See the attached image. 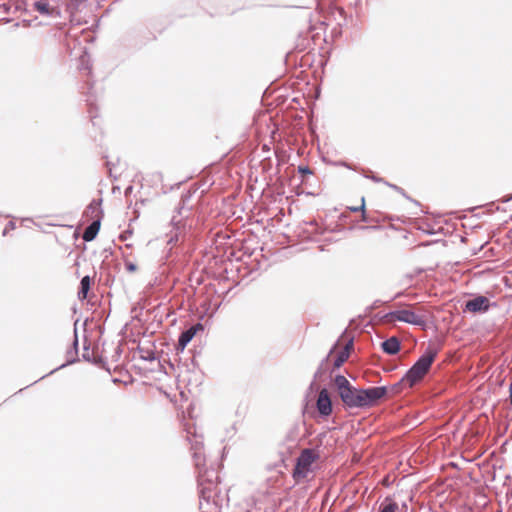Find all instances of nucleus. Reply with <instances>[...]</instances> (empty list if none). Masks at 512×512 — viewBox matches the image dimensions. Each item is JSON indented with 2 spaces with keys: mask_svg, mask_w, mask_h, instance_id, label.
<instances>
[{
  "mask_svg": "<svg viewBox=\"0 0 512 512\" xmlns=\"http://www.w3.org/2000/svg\"><path fill=\"white\" fill-rule=\"evenodd\" d=\"M335 385L343 403L349 408L372 407L385 397V387H371L368 389H356L342 375L335 377Z\"/></svg>",
  "mask_w": 512,
  "mask_h": 512,
  "instance_id": "obj_1",
  "label": "nucleus"
},
{
  "mask_svg": "<svg viewBox=\"0 0 512 512\" xmlns=\"http://www.w3.org/2000/svg\"><path fill=\"white\" fill-rule=\"evenodd\" d=\"M437 355V351L434 349H428L418 361L408 370L403 381L413 387L419 383L424 376L428 373L432 363L434 362Z\"/></svg>",
  "mask_w": 512,
  "mask_h": 512,
  "instance_id": "obj_2",
  "label": "nucleus"
},
{
  "mask_svg": "<svg viewBox=\"0 0 512 512\" xmlns=\"http://www.w3.org/2000/svg\"><path fill=\"white\" fill-rule=\"evenodd\" d=\"M319 454L313 449H304L297 458L295 468L293 470V478L299 482L305 479L311 472L312 464L318 460Z\"/></svg>",
  "mask_w": 512,
  "mask_h": 512,
  "instance_id": "obj_3",
  "label": "nucleus"
},
{
  "mask_svg": "<svg viewBox=\"0 0 512 512\" xmlns=\"http://www.w3.org/2000/svg\"><path fill=\"white\" fill-rule=\"evenodd\" d=\"M385 321L387 323H393L396 321L405 322L412 325L424 326L425 318L423 315L415 312L411 307H405L397 309L385 315Z\"/></svg>",
  "mask_w": 512,
  "mask_h": 512,
  "instance_id": "obj_4",
  "label": "nucleus"
},
{
  "mask_svg": "<svg viewBox=\"0 0 512 512\" xmlns=\"http://www.w3.org/2000/svg\"><path fill=\"white\" fill-rule=\"evenodd\" d=\"M352 349V340L347 341L343 346L338 342L330 351L327 359L333 361L334 368H340L349 358Z\"/></svg>",
  "mask_w": 512,
  "mask_h": 512,
  "instance_id": "obj_5",
  "label": "nucleus"
},
{
  "mask_svg": "<svg viewBox=\"0 0 512 512\" xmlns=\"http://www.w3.org/2000/svg\"><path fill=\"white\" fill-rule=\"evenodd\" d=\"M201 330H203L202 324L197 323L190 327L189 329H187L186 331L182 332L178 340L177 349L183 351L185 347L188 345V343L196 335V333Z\"/></svg>",
  "mask_w": 512,
  "mask_h": 512,
  "instance_id": "obj_6",
  "label": "nucleus"
},
{
  "mask_svg": "<svg viewBox=\"0 0 512 512\" xmlns=\"http://www.w3.org/2000/svg\"><path fill=\"white\" fill-rule=\"evenodd\" d=\"M317 409L319 413L324 416H328L332 412L331 399L326 389H322L318 395Z\"/></svg>",
  "mask_w": 512,
  "mask_h": 512,
  "instance_id": "obj_7",
  "label": "nucleus"
},
{
  "mask_svg": "<svg viewBox=\"0 0 512 512\" xmlns=\"http://www.w3.org/2000/svg\"><path fill=\"white\" fill-rule=\"evenodd\" d=\"M465 307L470 312L486 311L489 308V299L484 296H478L467 301Z\"/></svg>",
  "mask_w": 512,
  "mask_h": 512,
  "instance_id": "obj_8",
  "label": "nucleus"
},
{
  "mask_svg": "<svg viewBox=\"0 0 512 512\" xmlns=\"http://www.w3.org/2000/svg\"><path fill=\"white\" fill-rule=\"evenodd\" d=\"M382 349L389 355H395L400 350V341L397 337H390L382 343Z\"/></svg>",
  "mask_w": 512,
  "mask_h": 512,
  "instance_id": "obj_9",
  "label": "nucleus"
},
{
  "mask_svg": "<svg viewBox=\"0 0 512 512\" xmlns=\"http://www.w3.org/2000/svg\"><path fill=\"white\" fill-rule=\"evenodd\" d=\"M100 229V221H93L84 231L82 238L86 242L94 240Z\"/></svg>",
  "mask_w": 512,
  "mask_h": 512,
  "instance_id": "obj_10",
  "label": "nucleus"
},
{
  "mask_svg": "<svg viewBox=\"0 0 512 512\" xmlns=\"http://www.w3.org/2000/svg\"><path fill=\"white\" fill-rule=\"evenodd\" d=\"M379 512H402V510L396 501L387 497L381 502Z\"/></svg>",
  "mask_w": 512,
  "mask_h": 512,
  "instance_id": "obj_11",
  "label": "nucleus"
},
{
  "mask_svg": "<svg viewBox=\"0 0 512 512\" xmlns=\"http://www.w3.org/2000/svg\"><path fill=\"white\" fill-rule=\"evenodd\" d=\"M91 279L89 276H85L82 278L80 283V290L78 292V297L81 300L87 298L88 291L90 290Z\"/></svg>",
  "mask_w": 512,
  "mask_h": 512,
  "instance_id": "obj_12",
  "label": "nucleus"
},
{
  "mask_svg": "<svg viewBox=\"0 0 512 512\" xmlns=\"http://www.w3.org/2000/svg\"><path fill=\"white\" fill-rule=\"evenodd\" d=\"M35 8L37 11H39L42 14H49L50 13V7L49 4L45 2L38 1L35 3Z\"/></svg>",
  "mask_w": 512,
  "mask_h": 512,
  "instance_id": "obj_13",
  "label": "nucleus"
},
{
  "mask_svg": "<svg viewBox=\"0 0 512 512\" xmlns=\"http://www.w3.org/2000/svg\"><path fill=\"white\" fill-rule=\"evenodd\" d=\"M350 209H351L352 211H354V212L361 210V211H362V219H363V220H365V219H366V218H365V200H364V198H362V199H361V204H360V206H357V207H356V206H353V207H350Z\"/></svg>",
  "mask_w": 512,
  "mask_h": 512,
  "instance_id": "obj_14",
  "label": "nucleus"
},
{
  "mask_svg": "<svg viewBox=\"0 0 512 512\" xmlns=\"http://www.w3.org/2000/svg\"><path fill=\"white\" fill-rule=\"evenodd\" d=\"M299 172H300L302 175L312 174V171L309 169V167H302V166H300V167H299Z\"/></svg>",
  "mask_w": 512,
  "mask_h": 512,
  "instance_id": "obj_15",
  "label": "nucleus"
}]
</instances>
